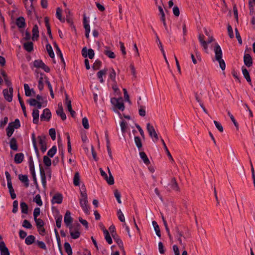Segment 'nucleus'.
Segmentation results:
<instances>
[{"label":"nucleus","mask_w":255,"mask_h":255,"mask_svg":"<svg viewBox=\"0 0 255 255\" xmlns=\"http://www.w3.org/2000/svg\"><path fill=\"white\" fill-rule=\"evenodd\" d=\"M171 188L175 191L179 192L180 189L177 182L175 177L172 178L171 180Z\"/></svg>","instance_id":"21"},{"label":"nucleus","mask_w":255,"mask_h":255,"mask_svg":"<svg viewBox=\"0 0 255 255\" xmlns=\"http://www.w3.org/2000/svg\"><path fill=\"white\" fill-rule=\"evenodd\" d=\"M158 250L160 254H163L165 253V250L164 249V246L162 242H160L158 243Z\"/></svg>","instance_id":"61"},{"label":"nucleus","mask_w":255,"mask_h":255,"mask_svg":"<svg viewBox=\"0 0 255 255\" xmlns=\"http://www.w3.org/2000/svg\"><path fill=\"white\" fill-rule=\"evenodd\" d=\"M13 91V88L12 87H9V90L7 89L3 90L2 92L4 99L9 102H11L12 100Z\"/></svg>","instance_id":"7"},{"label":"nucleus","mask_w":255,"mask_h":255,"mask_svg":"<svg viewBox=\"0 0 255 255\" xmlns=\"http://www.w3.org/2000/svg\"><path fill=\"white\" fill-rule=\"evenodd\" d=\"M35 241V237L33 235H29L25 239V242L27 245H30L34 243Z\"/></svg>","instance_id":"39"},{"label":"nucleus","mask_w":255,"mask_h":255,"mask_svg":"<svg viewBox=\"0 0 255 255\" xmlns=\"http://www.w3.org/2000/svg\"><path fill=\"white\" fill-rule=\"evenodd\" d=\"M139 155L140 158L143 160V162L147 165L150 163L149 160L148 159L146 154L143 151L139 152Z\"/></svg>","instance_id":"27"},{"label":"nucleus","mask_w":255,"mask_h":255,"mask_svg":"<svg viewBox=\"0 0 255 255\" xmlns=\"http://www.w3.org/2000/svg\"><path fill=\"white\" fill-rule=\"evenodd\" d=\"M10 147L11 149L14 151H16L18 149L17 141L16 139L14 137H12L11 138L10 142Z\"/></svg>","instance_id":"25"},{"label":"nucleus","mask_w":255,"mask_h":255,"mask_svg":"<svg viewBox=\"0 0 255 255\" xmlns=\"http://www.w3.org/2000/svg\"><path fill=\"white\" fill-rule=\"evenodd\" d=\"M62 215H59L56 219V225L57 228H60L61 227L62 222Z\"/></svg>","instance_id":"57"},{"label":"nucleus","mask_w":255,"mask_h":255,"mask_svg":"<svg viewBox=\"0 0 255 255\" xmlns=\"http://www.w3.org/2000/svg\"><path fill=\"white\" fill-rule=\"evenodd\" d=\"M107 72V69H104L103 70L99 71L97 73V76L98 78L100 79V82L102 83L104 82V80L103 78V76L106 74Z\"/></svg>","instance_id":"29"},{"label":"nucleus","mask_w":255,"mask_h":255,"mask_svg":"<svg viewBox=\"0 0 255 255\" xmlns=\"http://www.w3.org/2000/svg\"><path fill=\"white\" fill-rule=\"evenodd\" d=\"M22 226L26 229H31L32 227L31 223L27 220H24L23 222Z\"/></svg>","instance_id":"52"},{"label":"nucleus","mask_w":255,"mask_h":255,"mask_svg":"<svg viewBox=\"0 0 255 255\" xmlns=\"http://www.w3.org/2000/svg\"><path fill=\"white\" fill-rule=\"evenodd\" d=\"M94 51L91 48L87 50L86 47H84L82 49V55L84 58H87V57H88L89 59H92L94 58Z\"/></svg>","instance_id":"6"},{"label":"nucleus","mask_w":255,"mask_h":255,"mask_svg":"<svg viewBox=\"0 0 255 255\" xmlns=\"http://www.w3.org/2000/svg\"><path fill=\"white\" fill-rule=\"evenodd\" d=\"M32 40L33 41L37 40L39 37V30L38 26L35 24L33 26L32 30Z\"/></svg>","instance_id":"18"},{"label":"nucleus","mask_w":255,"mask_h":255,"mask_svg":"<svg viewBox=\"0 0 255 255\" xmlns=\"http://www.w3.org/2000/svg\"><path fill=\"white\" fill-rule=\"evenodd\" d=\"M82 125L85 129H88L89 128L88 121L87 118L84 117L82 119Z\"/></svg>","instance_id":"56"},{"label":"nucleus","mask_w":255,"mask_h":255,"mask_svg":"<svg viewBox=\"0 0 255 255\" xmlns=\"http://www.w3.org/2000/svg\"><path fill=\"white\" fill-rule=\"evenodd\" d=\"M147 130L149 134V135L152 137H154L155 138L154 141H157L158 140V136L154 127L150 125V123L147 124Z\"/></svg>","instance_id":"12"},{"label":"nucleus","mask_w":255,"mask_h":255,"mask_svg":"<svg viewBox=\"0 0 255 255\" xmlns=\"http://www.w3.org/2000/svg\"><path fill=\"white\" fill-rule=\"evenodd\" d=\"M56 15L57 18L61 22H64V18L62 17V9L60 7H57L56 9Z\"/></svg>","instance_id":"38"},{"label":"nucleus","mask_w":255,"mask_h":255,"mask_svg":"<svg viewBox=\"0 0 255 255\" xmlns=\"http://www.w3.org/2000/svg\"><path fill=\"white\" fill-rule=\"evenodd\" d=\"M18 179L22 182L24 183L25 187H28L29 186V180L28 176L26 175L19 174L18 175Z\"/></svg>","instance_id":"20"},{"label":"nucleus","mask_w":255,"mask_h":255,"mask_svg":"<svg viewBox=\"0 0 255 255\" xmlns=\"http://www.w3.org/2000/svg\"><path fill=\"white\" fill-rule=\"evenodd\" d=\"M40 213V210L39 208L37 207L34 209L33 212L34 219H36V218H37V217L39 215Z\"/></svg>","instance_id":"63"},{"label":"nucleus","mask_w":255,"mask_h":255,"mask_svg":"<svg viewBox=\"0 0 255 255\" xmlns=\"http://www.w3.org/2000/svg\"><path fill=\"white\" fill-rule=\"evenodd\" d=\"M104 53L110 58L113 59V58H115L116 56H115V53L111 50H105L104 52Z\"/></svg>","instance_id":"51"},{"label":"nucleus","mask_w":255,"mask_h":255,"mask_svg":"<svg viewBox=\"0 0 255 255\" xmlns=\"http://www.w3.org/2000/svg\"><path fill=\"white\" fill-rule=\"evenodd\" d=\"M80 227V224L76 222L72 226L71 228H69L70 234L72 239H76L80 237V233L79 230Z\"/></svg>","instance_id":"3"},{"label":"nucleus","mask_w":255,"mask_h":255,"mask_svg":"<svg viewBox=\"0 0 255 255\" xmlns=\"http://www.w3.org/2000/svg\"><path fill=\"white\" fill-rule=\"evenodd\" d=\"M161 141L162 142V144L163 145V146H164V148L165 149V150H166V152L167 153V154L168 155V156L170 158V159L172 160V161H174V159L171 154V153H170L169 151L168 150L167 146H166V145L164 141V140L163 139H161Z\"/></svg>","instance_id":"48"},{"label":"nucleus","mask_w":255,"mask_h":255,"mask_svg":"<svg viewBox=\"0 0 255 255\" xmlns=\"http://www.w3.org/2000/svg\"><path fill=\"white\" fill-rule=\"evenodd\" d=\"M214 51L215 54V58L219 62L220 67L222 70L226 68V64L222 59L223 52L220 46L218 43H216L214 47Z\"/></svg>","instance_id":"1"},{"label":"nucleus","mask_w":255,"mask_h":255,"mask_svg":"<svg viewBox=\"0 0 255 255\" xmlns=\"http://www.w3.org/2000/svg\"><path fill=\"white\" fill-rule=\"evenodd\" d=\"M64 247L65 251L67 253L68 255H72V251L69 243L68 242H65L64 244Z\"/></svg>","instance_id":"32"},{"label":"nucleus","mask_w":255,"mask_h":255,"mask_svg":"<svg viewBox=\"0 0 255 255\" xmlns=\"http://www.w3.org/2000/svg\"><path fill=\"white\" fill-rule=\"evenodd\" d=\"M116 73L115 70L112 68L110 69L109 77L113 83H116Z\"/></svg>","instance_id":"34"},{"label":"nucleus","mask_w":255,"mask_h":255,"mask_svg":"<svg viewBox=\"0 0 255 255\" xmlns=\"http://www.w3.org/2000/svg\"><path fill=\"white\" fill-rule=\"evenodd\" d=\"M43 78L41 76L40 77L38 80V88L40 91H42L43 89L44 85L43 83Z\"/></svg>","instance_id":"59"},{"label":"nucleus","mask_w":255,"mask_h":255,"mask_svg":"<svg viewBox=\"0 0 255 255\" xmlns=\"http://www.w3.org/2000/svg\"><path fill=\"white\" fill-rule=\"evenodd\" d=\"M83 24L84 28L85 29V31H90V25L88 23V21L87 20V18L86 17L85 14H84Z\"/></svg>","instance_id":"45"},{"label":"nucleus","mask_w":255,"mask_h":255,"mask_svg":"<svg viewBox=\"0 0 255 255\" xmlns=\"http://www.w3.org/2000/svg\"><path fill=\"white\" fill-rule=\"evenodd\" d=\"M152 224L154 227V229L156 235L160 238L161 237V233L159 226L158 225L157 222L155 221H152Z\"/></svg>","instance_id":"30"},{"label":"nucleus","mask_w":255,"mask_h":255,"mask_svg":"<svg viewBox=\"0 0 255 255\" xmlns=\"http://www.w3.org/2000/svg\"><path fill=\"white\" fill-rule=\"evenodd\" d=\"M101 61L99 60H96L92 66V68L94 70H97L100 69L101 65Z\"/></svg>","instance_id":"46"},{"label":"nucleus","mask_w":255,"mask_h":255,"mask_svg":"<svg viewBox=\"0 0 255 255\" xmlns=\"http://www.w3.org/2000/svg\"><path fill=\"white\" fill-rule=\"evenodd\" d=\"M242 72L246 80L250 83V85H252L251 79L248 70L246 68L243 67Z\"/></svg>","instance_id":"26"},{"label":"nucleus","mask_w":255,"mask_h":255,"mask_svg":"<svg viewBox=\"0 0 255 255\" xmlns=\"http://www.w3.org/2000/svg\"><path fill=\"white\" fill-rule=\"evenodd\" d=\"M54 46L56 48L57 54L59 55V56L60 57V58L61 59V61L63 63L64 65H65V62L64 60V58H63L62 52H61L60 48L58 46L57 44L56 43V42L54 43Z\"/></svg>","instance_id":"31"},{"label":"nucleus","mask_w":255,"mask_h":255,"mask_svg":"<svg viewBox=\"0 0 255 255\" xmlns=\"http://www.w3.org/2000/svg\"><path fill=\"white\" fill-rule=\"evenodd\" d=\"M134 143L139 150L141 149L142 146L141 139L138 136H135L134 138Z\"/></svg>","instance_id":"37"},{"label":"nucleus","mask_w":255,"mask_h":255,"mask_svg":"<svg viewBox=\"0 0 255 255\" xmlns=\"http://www.w3.org/2000/svg\"><path fill=\"white\" fill-rule=\"evenodd\" d=\"M12 123H9L6 129V134L8 137H10L14 131V128L12 127Z\"/></svg>","instance_id":"33"},{"label":"nucleus","mask_w":255,"mask_h":255,"mask_svg":"<svg viewBox=\"0 0 255 255\" xmlns=\"http://www.w3.org/2000/svg\"><path fill=\"white\" fill-rule=\"evenodd\" d=\"M16 25L20 28H24L26 25L25 19L23 16H20L16 19Z\"/></svg>","instance_id":"17"},{"label":"nucleus","mask_w":255,"mask_h":255,"mask_svg":"<svg viewBox=\"0 0 255 255\" xmlns=\"http://www.w3.org/2000/svg\"><path fill=\"white\" fill-rule=\"evenodd\" d=\"M33 117V123L35 124H37L38 123L39 119V111L38 109H33L32 113Z\"/></svg>","instance_id":"22"},{"label":"nucleus","mask_w":255,"mask_h":255,"mask_svg":"<svg viewBox=\"0 0 255 255\" xmlns=\"http://www.w3.org/2000/svg\"><path fill=\"white\" fill-rule=\"evenodd\" d=\"M72 220L73 219L71 217L70 212L68 210L66 211L64 218V222L66 227H69V228H72V226L73 225H71Z\"/></svg>","instance_id":"11"},{"label":"nucleus","mask_w":255,"mask_h":255,"mask_svg":"<svg viewBox=\"0 0 255 255\" xmlns=\"http://www.w3.org/2000/svg\"><path fill=\"white\" fill-rule=\"evenodd\" d=\"M101 175L104 177L105 179L107 181L109 185H113L114 184V177L112 175V173L110 170L109 167H108V173L109 175V177H108L107 174L105 171H104L102 168H100Z\"/></svg>","instance_id":"5"},{"label":"nucleus","mask_w":255,"mask_h":255,"mask_svg":"<svg viewBox=\"0 0 255 255\" xmlns=\"http://www.w3.org/2000/svg\"><path fill=\"white\" fill-rule=\"evenodd\" d=\"M33 65L34 67L41 68L47 73L50 71V68L46 65L41 60H35L33 62Z\"/></svg>","instance_id":"8"},{"label":"nucleus","mask_w":255,"mask_h":255,"mask_svg":"<svg viewBox=\"0 0 255 255\" xmlns=\"http://www.w3.org/2000/svg\"><path fill=\"white\" fill-rule=\"evenodd\" d=\"M43 163L47 166H50L51 165V160L47 156H44Z\"/></svg>","instance_id":"50"},{"label":"nucleus","mask_w":255,"mask_h":255,"mask_svg":"<svg viewBox=\"0 0 255 255\" xmlns=\"http://www.w3.org/2000/svg\"><path fill=\"white\" fill-rule=\"evenodd\" d=\"M114 196L116 197L118 202L121 204L122 203L121 200V193L118 189H115L114 190Z\"/></svg>","instance_id":"49"},{"label":"nucleus","mask_w":255,"mask_h":255,"mask_svg":"<svg viewBox=\"0 0 255 255\" xmlns=\"http://www.w3.org/2000/svg\"><path fill=\"white\" fill-rule=\"evenodd\" d=\"M80 195L81 196V198L79 200L80 206L86 214H89L88 197L84 185L82 187V190L80 191Z\"/></svg>","instance_id":"2"},{"label":"nucleus","mask_w":255,"mask_h":255,"mask_svg":"<svg viewBox=\"0 0 255 255\" xmlns=\"http://www.w3.org/2000/svg\"><path fill=\"white\" fill-rule=\"evenodd\" d=\"M45 79L46 80H45V83L47 84V85L48 86V89L49 90V91H50V96H51V97L52 98H54V93H53V92L52 86H51L49 81L48 80L47 77L45 76Z\"/></svg>","instance_id":"43"},{"label":"nucleus","mask_w":255,"mask_h":255,"mask_svg":"<svg viewBox=\"0 0 255 255\" xmlns=\"http://www.w3.org/2000/svg\"><path fill=\"white\" fill-rule=\"evenodd\" d=\"M109 230L111 233L112 236L114 240L117 243V244L120 246H123V242L122 240L118 237L116 232V228L114 225H112L109 228Z\"/></svg>","instance_id":"10"},{"label":"nucleus","mask_w":255,"mask_h":255,"mask_svg":"<svg viewBox=\"0 0 255 255\" xmlns=\"http://www.w3.org/2000/svg\"><path fill=\"white\" fill-rule=\"evenodd\" d=\"M39 167H40V175H41V177L42 185L43 186H45L46 182V176H45V171H44V170L43 168V167L40 165H39Z\"/></svg>","instance_id":"23"},{"label":"nucleus","mask_w":255,"mask_h":255,"mask_svg":"<svg viewBox=\"0 0 255 255\" xmlns=\"http://www.w3.org/2000/svg\"><path fill=\"white\" fill-rule=\"evenodd\" d=\"M80 182V175L78 172L75 173L74 178H73V184L75 186L79 185Z\"/></svg>","instance_id":"36"},{"label":"nucleus","mask_w":255,"mask_h":255,"mask_svg":"<svg viewBox=\"0 0 255 255\" xmlns=\"http://www.w3.org/2000/svg\"><path fill=\"white\" fill-rule=\"evenodd\" d=\"M33 44L32 42H27L23 44V47L27 52H31L33 49Z\"/></svg>","instance_id":"28"},{"label":"nucleus","mask_w":255,"mask_h":255,"mask_svg":"<svg viewBox=\"0 0 255 255\" xmlns=\"http://www.w3.org/2000/svg\"><path fill=\"white\" fill-rule=\"evenodd\" d=\"M46 50L48 53V55L49 56L51 57V58H54V52L53 51V49L52 48V47L50 45V44H46Z\"/></svg>","instance_id":"40"},{"label":"nucleus","mask_w":255,"mask_h":255,"mask_svg":"<svg viewBox=\"0 0 255 255\" xmlns=\"http://www.w3.org/2000/svg\"><path fill=\"white\" fill-rule=\"evenodd\" d=\"M38 101L35 99H30L27 101V102L31 106H35L38 103Z\"/></svg>","instance_id":"62"},{"label":"nucleus","mask_w":255,"mask_h":255,"mask_svg":"<svg viewBox=\"0 0 255 255\" xmlns=\"http://www.w3.org/2000/svg\"><path fill=\"white\" fill-rule=\"evenodd\" d=\"M51 117V113L50 110L46 108L43 111V114L40 116L41 121H49Z\"/></svg>","instance_id":"13"},{"label":"nucleus","mask_w":255,"mask_h":255,"mask_svg":"<svg viewBox=\"0 0 255 255\" xmlns=\"http://www.w3.org/2000/svg\"><path fill=\"white\" fill-rule=\"evenodd\" d=\"M49 134L53 140L56 139V132L54 128H50L49 130Z\"/></svg>","instance_id":"53"},{"label":"nucleus","mask_w":255,"mask_h":255,"mask_svg":"<svg viewBox=\"0 0 255 255\" xmlns=\"http://www.w3.org/2000/svg\"><path fill=\"white\" fill-rule=\"evenodd\" d=\"M24 88L26 96L30 97L32 95V94L33 95L35 94L33 89H30L29 87L27 84H24Z\"/></svg>","instance_id":"19"},{"label":"nucleus","mask_w":255,"mask_h":255,"mask_svg":"<svg viewBox=\"0 0 255 255\" xmlns=\"http://www.w3.org/2000/svg\"><path fill=\"white\" fill-rule=\"evenodd\" d=\"M228 114L229 116L230 117V118H231L232 121L234 123L235 126L236 127V128L237 129H238V128H239V125H238V123L236 121V120H235L234 116H233V115L229 111H228Z\"/></svg>","instance_id":"54"},{"label":"nucleus","mask_w":255,"mask_h":255,"mask_svg":"<svg viewBox=\"0 0 255 255\" xmlns=\"http://www.w3.org/2000/svg\"><path fill=\"white\" fill-rule=\"evenodd\" d=\"M63 200V196L61 193H56L51 199V203L54 204H61Z\"/></svg>","instance_id":"14"},{"label":"nucleus","mask_w":255,"mask_h":255,"mask_svg":"<svg viewBox=\"0 0 255 255\" xmlns=\"http://www.w3.org/2000/svg\"><path fill=\"white\" fill-rule=\"evenodd\" d=\"M12 124V127L16 129L20 127V122L18 119H15L14 122H11Z\"/></svg>","instance_id":"55"},{"label":"nucleus","mask_w":255,"mask_h":255,"mask_svg":"<svg viewBox=\"0 0 255 255\" xmlns=\"http://www.w3.org/2000/svg\"><path fill=\"white\" fill-rule=\"evenodd\" d=\"M138 113L140 116L144 117L145 116V114H146L145 107L142 106H140V108L138 111Z\"/></svg>","instance_id":"60"},{"label":"nucleus","mask_w":255,"mask_h":255,"mask_svg":"<svg viewBox=\"0 0 255 255\" xmlns=\"http://www.w3.org/2000/svg\"><path fill=\"white\" fill-rule=\"evenodd\" d=\"M244 62L245 64L248 67H250L253 65V59L249 54H245L244 56Z\"/></svg>","instance_id":"15"},{"label":"nucleus","mask_w":255,"mask_h":255,"mask_svg":"<svg viewBox=\"0 0 255 255\" xmlns=\"http://www.w3.org/2000/svg\"><path fill=\"white\" fill-rule=\"evenodd\" d=\"M214 123L216 127L218 128V129L220 132H223V128L222 126L219 123H218L216 121H214Z\"/></svg>","instance_id":"64"},{"label":"nucleus","mask_w":255,"mask_h":255,"mask_svg":"<svg viewBox=\"0 0 255 255\" xmlns=\"http://www.w3.org/2000/svg\"><path fill=\"white\" fill-rule=\"evenodd\" d=\"M111 103L116 107L118 109L123 111L125 109V105L123 102V99L122 97L119 98H112L111 99Z\"/></svg>","instance_id":"4"},{"label":"nucleus","mask_w":255,"mask_h":255,"mask_svg":"<svg viewBox=\"0 0 255 255\" xmlns=\"http://www.w3.org/2000/svg\"><path fill=\"white\" fill-rule=\"evenodd\" d=\"M34 221L38 230L43 227L44 223L42 219L36 218V219H34Z\"/></svg>","instance_id":"42"},{"label":"nucleus","mask_w":255,"mask_h":255,"mask_svg":"<svg viewBox=\"0 0 255 255\" xmlns=\"http://www.w3.org/2000/svg\"><path fill=\"white\" fill-rule=\"evenodd\" d=\"M117 214L118 216L119 219L122 222H125V217H124V214L122 213L121 209H119L118 211Z\"/></svg>","instance_id":"58"},{"label":"nucleus","mask_w":255,"mask_h":255,"mask_svg":"<svg viewBox=\"0 0 255 255\" xmlns=\"http://www.w3.org/2000/svg\"><path fill=\"white\" fill-rule=\"evenodd\" d=\"M33 201L35 202L38 206H41L42 205V202L41 200V197L39 194H37L33 199Z\"/></svg>","instance_id":"47"},{"label":"nucleus","mask_w":255,"mask_h":255,"mask_svg":"<svg viewBox=\"0 0 255 255\" xmlns=\"http://www.w3.org/2000/svg\"><path fill=\"white\" fill-rule=\"evenodd\" d=\"M57 151V148L56 146H53L52 147L49 149L47 152L48 156L50 157H53L54 154L56 153Z\"/></svg>","instance_id":"44"},{"label":"nucleus","mask_w":255,"mask_h":255,"mask_svg":"<svg viewBox=\"0 0 255 255\" xmlns=\"http://www.w3.org/2000/svg\"><path fill=\"white\" fill-rule=\"evenodd\" d=\"M21 212L23 214H27L28 213V206L24 202H22L20 204Z\"/></svg>","instance_id":"35"},{"label":"nucleus","mask_w":255,"mask_h":255,"mask_svg":"<svg viewBox=\"0 0 255 255\" xmlns=\"http://www.w3.org/2000/svg\"><path fill=\"white\" fill-rule=\"evenodd\" d=\"M24 158V155L22 153H18L15 155L14 161L16 163H20L22 162Z\"/></svg>","instance_id":"24"},{"label":"nucleus","mask_w":255,"mask_h":255,"mask_svg":"<svg viewBox=\"0 0 255 255\" xmlns=\"http://www.w3.org/2000/svg\"><path fill=\"white\" fill-rule=\"evenodd\" d=\"M0 251L1 255H9L8 250L3 241L0 242Z\"/></svg>","instance_id":"16"},{"label":"nucleus","mask_w":255,"mask_h":255,"mask_svg":"<svg viewBox=\"0 0 255 255\" xmlns=\"http://www.w3.org/2000/svg\"><path fill=\"white\" fill-rule=\"evenodd\" d=\"M38 142L40 145V149L42 152H44L47 149L46 136L44 135H39L37 137Z\"/></svg>","instance_id":"9"},{"label":"nucleus","mask_w":255,"mask_h":255,"mask_svg":"<svg viewBox=\"0 0 255 255\" xmlns=\"http://www.w3.org/2000/svg\"><path fill=\"white\" fill-rule=\"evenodd\" d=\"M121 130L123 133H125L128 128V124L125 120H122L120 123Z\"/></svg>","instance_id":"41"}]
</instances>
